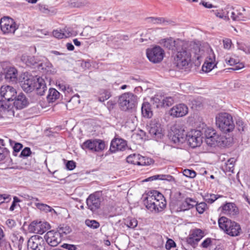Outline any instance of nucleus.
Here are the masks:
<instances>
[{
	"label": "nucleus",
	"instance_id": "nucleus-46",
	"mask_svg": "<svg viewBox=\"0 0 250 250\" xmlns=\"http://www.w3.org/2000/svg\"><path fill=\"white\" fill-rule=\"evenodd\" d=\"M217 137V133L215 134L212 137L209 138H206L205 141L208 146L213 147L216 146V139Z\"/></svg>",
	"mask_w": 250,
	"mask_h": 250
},
{
	"label": "nucleus",
	"instance_id": "nucleus-18",
	"mask_svg": "<svg viewBox=\"0 0 250 250\" xmlns=\"http://www.w3.org/2000/svg\"><path fill=\"white\" fill-rule=\"evenodd\" d=\"M184 42L180 40H174L172 38L166 39L162 40L161 44L169 50H175L179 49L183 46Z\"/></svg>",
	"mask_w": 250,
	"mask_h": 250
},
{
	"label": "nucleus",
	"instance_id": "nucleus-63",
	"mask_svg": "<svg viewBox=\"0 0 250 250\" xmlns=\"http://www.w3.org/2000/svg\"><path fill=\"white\" fill-rule=\"evenodd\" d=\"M224 48L226 49H229L231 47L232 42L231 40L229 39L226 38L223 40Z\"/></svg>",
	"mask_w": 250,
	"mask_h": 250
},
{
	"label": "nucleus",
	"instance_id": "nucleus-2",
	"mask_svg": "<svg viewBox=\"0 0 250 250\" xmlns=\"http://www.w3.org/2000/svg\"><path fill=\"white\" fill-rule=\"evenodd\" d=\"M187 45L184 43L183 46L177 49V53L174 58V63L177 68L180 69L186 68L191 61V57H193L197 60H199L201 57V51L199 47L195 44L193 47L188 49Z\"/></svg>",
	"mask_w": 250,
	"mask_h": 250
},
{
	"label": "nucleus",
	"instance_id": "nucleus-9",
	"mask_svg": "<svg viewBox=\"0 0 250 250\" xmlns=\"http://www.w3.org/2000/svg\"><path fill=\"white\" fill-rule=\"evenodd\" d=\"M102 198L100 192H95L90 194L86 202L88 209L92 212H96L101 207Z\"/></svg>",
	"mask_w": 250,
	"mask_h": 250
},
{
	"label": "nucleus",
	"instance_id": "nucleus-20",
	"mask_svg": "<svg viewBox=\"0 0 250 250\" xmlns=\"http://www.w3.org/2000/svg\"><path fill=\"white\" fill-rule=\"evenodd\" d=\"M126 147L127 144L125 140L122 139L116 138L111 141L110 149L111 152H115L117 151H124Z\"/></svg>",
	"mask_w": 250,
	"mask_h": 250
},
{
	"label": "nucleus",
	"instance_id": "nucleus-6",
	"mask_svg": "<svg viewBox=\"0 0 250 250\" xmlns=\"http://www.w3.org/2000/svg\"><path fill=\"white\" fill-rule=\"evenodd\" d=\"M118 103L122 110H128L135 107L137 103V96L132 93H125L119 97Z\"/></svg>",
	"mask_w": 250,
	"mask_h": 250
},
{
	"label": "nucleus",
	"instance_id": "nucleus-36",
	"mask_svg": "<svg viewBox=\"0 0 250 250\" xmlns=\"http://www.w3.org/2000/svg\"><path fill=\"white\" fill-rule=\"evenodd\" d=\"M111 97L109 91L106 90H101L100 92L99 101L101 102L107 100Z\"/></svg>",
	"mask_w": 250,
	"mask_h": 250
},
{
	"label": "nucleus",
	"instance_id": "nucleus-1",
	"mask_svg": "<svg viewBox=\"0 0 250 250\" xmlns=\"http://www.w3.org/2000/svg\"><path fill=\"white\" fill-rule=\"evenodd\" d=\"M21 87L26 93L35 90L36 93L41 96L44 95L47 90L44 79L38 76H32L28 73H23L20 78Z\"/></svg>",
	"mask_w": 250,
	"mask_h": 250
},
{
	"label": "nucleus",
	"instance_id": "nucleus-11",
	"mask_svg": "<svg viewBox=\"0 0 250 250\" xmlns=\"http://www.w3.org/2000/svg\"><path fill=\"white\" fill-rule=\"evenodd\" d=\"M45 243L42 237L39 235L31 237L27 243L28 250H45Z\"/></svg>",
	"mask_w": 250,
	"mask_h": 250
},
{
	"label": "nucleus",
	"instance_id": "nucleus-14",
	"mask_svg": "<svg viewBox=\"0 0 250 250\" xmlns=\"http://www.w3.org/2000/svg\"><path fill=\"white\" fill-rule=\"evenodd\" d=\"M44 239L46 243L52 247L57 246L62 240L60 232L54 230L48 231L44 235Z\"/></svg>",
	"mask_w": 250,
	"mask_h": 250
},
{
	"label": "nucleus",
	"instance_id": "nucleus-7",
	"mask_svg": "<svg viewBox=\"0 0 250 250\" xmlns=\"http://www.w3.org/2000/svg\"><path fill=\"white\" fill-rule=\"evenodd\" d=\"M0 28L4 34H14L18 27L14 20L4 17L0 20Z\"/></svg>",
	"mask_w": 250,
	"mask_h": 250
},
{
	"label": "nucleus",
	"instance_id": "nucleus-62",
	"mask_svg": "<svg viewBox=\"0 0 250 250\" xmlns=\"http://www.w3.org/2000/svg\"><path fill=\"white\" fill-rule=\"evenodd\" d=\"M212 239L210 238H207L203 241L202 243L201 246L204 248H207L211 245Z\"/></svg>",
	"mask_w": 250,
	"mask_h": 250
},
{
	"label": "nucleus",
	"instance_id": "nucleus-26",
	"mask_svg": "<svg viewBox=\"0 0 250 250\" xmlns=\"http://www.w3.org/2000/svg\"><path fill=\"white\" fill-rule=\"evenodd\" d=\"M14 100V105L17 109H22L25 107L28 103L25 96L22 93L20 94Z\"/></svg>",
	"mask_w": 250,
	"mask_h": 250
},
{
	"label": "nucleus",
	"instance_id": "nucleus-33",
	"mask_svg": "<svg viewBox=\"0 0 250 250\" xmlns=\"http://www.w3.org/2000/svg\"><path fill=\"white\" fill-rule=\"evenodd\" d=\"M221 197H222V196L217 194H207L204 196V200L208 204H212Z\"/></svg>",
	"mask_w": 250,
	"mask_h": 250
},
{
	"label": "nucleus",
	"instance_id": "nucleus-42",
	"mask_svg": "<svg viewBox=\"0 0 250 250\" xmlns=\"http://www.w3.org/2000/svg\"><path fill=\"white\" fill-rule=\"evenodd\" d=\"M147 19L149 22H151L154 24L163 23L165 24L168 22V21L163 18L149 17Z\"/></svg>",
	"mask_w": 250,
	"mask_h": 250
},
{
	"label": "nucleus",
	"instance_id": "nucleus-12",
	"mask_svg": "<svg viewBox=\"0 0 250 250\" xmlns=\"http://www.w3.org/2000/svg\"><path fill=\"white\" fill-rule=\"evenodd\" d=\"M148 131L151 136L157 141L164 136V132L161 125L155 120L152 121L149 123Z\"/></svg>",
	"mask_w": 250,
	"mask_h": 250
},
{
	"label": "nucleus",
	"instance_id": "nucleus-41",
	"mask_svg": "<svg viewBox=\"0 0 250 250\" xmlns=\"http://www.w3.org/2000/svg\"><path fill=\"white\" fill-rule=\"evenodd\" d=\"M57 231L60 232V234L63 237V235H66L69 234L71 231V229L68 226L63 225L62 226L60 227Z\"/></svg>",
	"mask_w": 250,
	"mask_h": 250
},
{
	"label": "nucleus",
	"instance_id": "nucleus-49",
	"mask_svg": "<svg viewBox=\"0 0 250 250\" xmlns=\"http://www.w3.org/2000/svg\"><path fill=\"white\" fill-rule=\"evenodd\" d=\"M236 126L238 131L241 133H245L247 130V127L242 120H238L236 122Z\"/></svg>",
	"mask_w": 250,
	"mask_h": 250
},
{
	"label": "nucleus",
	"instance_id": "nucleus-48",
	"mask_svg": "<svg viewBox=\"0 0 250 250\" xmlns=\"http://www.w3.org/2000/svg\"><path fill=\"white\" fill-rule=\"evenodd\" d=\"M9 151L7 148L0 146V161L8 157L9 155Z\"/></svg>",
	"mask_w": 250,
	"mask_h": 250
},
{
	"label": "nucleus",
	"instance_id": "nucleus-56",
	"mask_svg": "<svg viewBox=\"0 0 250 250\" xmlns=\"http://www.w3.org/2000/svg\"><path fill=\"white\" fill-rule=\"evenodd\" d=\"M205 62L211 63L215 62V56L212 50L208 52V55L206 57Z\"/></svg>",
	"mask_w": 250,
	"mask_h": 250
},
{
	"label": "nucleus",
	"instance_id": "nucleus-39",
	"mask_svg": "<svg viewBox=\"0 0 250 250\" xmlns=\"http://www.w3.org/2000/svg\"><path fill=\"white\" fill-rule=\"evenodd\" d=\"M7 141L10 143L11 145H12L13 144H14V145L13 146V154L14 156H17V153L22 148V145L21 143H15V142H12L10 139H7Z\"/></svg>",
	"mask_w": 250,
	"mask_h": 250
},
{
	"label": "nucleus",
	"instance_id": "nucleus-24",
	"mask_svg": "<svg viewBox=\"0 0 250 250\" xmlns=\"http://www.w3.org/2000/svg\"><path fill=\"white\" fill-rule=\"evenodd\" d=\"M230 10H231V8L227 6L224 9H212L209 12L210 14H213L217 18L223 19L225 21H229V13Z\"/></svg>",
	"mask_w": 250,
	"mask_h": 250
},
{
	"label": "nucleus",
	"instance_id": "nucleus-17",
	"mask_svg": "<svg viewBox=\"0 0 250 250\" xmlns=\"http://www.w3.org/2000/svg\"><path fill=\"white\" fill-rule=\"evenodd\" d=\"M49 224L46 222L33 221L30 225L29 229L34 233L42 234L49 229Z\"/></svg>",
	"mask_w": 250,
	"mask_h": 250
},
{
	"label": "nucleus",
	"instance_id": "nucleus-4",
	"mask_svg": "<svg viewBox=\"0 0 250 250\" xmlns=\"http://www.w3.org/2000/svg\"><path fill=\"white\" fill-rule=\"evenodd\" d=\"M219 228L226 233L231 236H238L241 229L240 225L226 217H221L218 219Z\"/></svg>",
	"mask_w": 250,
	"mask_h": 250
},
{
	"label": "nucleus",
	"instance_id": "nucleus-31",
	"mask_svg": "<svg viewBox=\"0 0 250 250\" xmlns=\"http://www.w3.org/2000/svg\"><path fill=\"white\" fill-rule=\"evenodd\" d=\"M105 144L103 140L95 139L93 152H102L104 149Z\"/></svg>",
	"mask_w": 250,
	"mask_h": 250
},
{
	"label": "nucleus",
	"instance_id": "nucleus-40",
	"mask_svg": "<svg viewBox=\"0 0 250 250\" xmlns=\"http://www.w3.org/2000/svg\"><path fill=\"white\" fill-rule=\"evenodd\" d=\"M85 224L92 229H96L100 227L99 223L95 220L86 219L85 221Z\"/></svg>",
	"mask_w": 250,
	"mask_h": 250
},
{
	"label": "nucleus",
	"instance_id": "nucleus-29",
	"mask_svg": "<svg viewBox=\"0 0 250 250\" xmlns=\"http://www.w3.org/2000/svg\"><path fill=\"white\" fill-rule=\"evenodd\" d=\"M60 97V93L55 88H50L47 96V100L49 103H53Z\"/></svg>",
	"mask_w": 250,
	"mask_h": 250
},
{
	"label": "nucleus",
	"instance_id": "nucleus-28",
	"mask_svg": "<svg viewBox=\"0 0 250 250\" xmlns=\"http://www.w3.org/2000/svg\"><path fill=\"white\" fill-rule=\"evenodd\" d=\"M143 116L146 118H150L153 115L151 105L148 102H144L141 107Z\"/></svg>",
	"mask_w": 250,
	"mask_h": 250
},
{
	"label": "nucleus",
	"instance_id": "nucleus-55",
	"mask_svg": "<svg viewBox=\"0 0 250 250\" xmlns=\"http://www.w3.org/2000/svg\"><path fill=\"white\" fill-rule=\"evenodd\" d=\"M162 106H169L173 103V99L170 97H163Z\"/></svg>",
	"mask_w": 250,
	"mask_h": 250
},
{
	"label": "nucleus",
	"instance_id": "nucleus-23",
	"mask_svg": "<svg viewBox=\"0 0 250 250\" xmlns=\"http://www.w3.org/2000/svg\"><path fill=\"white\" fill-rule=\"evenodd\" d=\"M5 79L7 82L16 83L18 80V70L14 67H7L4 70Z\"/></svg>",
	"mask_w": 250,
	"mask_h": 250
},
{
	"label": "nucleus",
	"instance_id": "nucleus-53",
	"mask_svg": "<svg viewBox=\"0 0 250 250\" xmlns=\"http://www.w3.org/2000/svg\"><path fill=\"white\" fill-rule=\"evenodd\" d=\"M183 174L184 176L190 178H193L196 175V173L195 171L188 169H184L183 171Z\"/></svg>",
	"mask_w": 250,
	"mask_h": 250
},
{
	"label": "nucleus",
	"instance_id": "nucleus-51",
	"mask_svg": "<svg viewBox=\"0 0 250 250\" xmlns=\"http://www.w3.org/2000/svg\"><path fill=\"white\" fill-rule=\"evenodd\" d=\"M53 35L54 37L58 39H62V38H68V34L64 35L63 33V31L62 30H55L53 31Z\"/></svg>",
	"mask_w": 250,
	"mask_h": 250
},
{
	"label": "nucleus",
	"instance_id": "nucleus-19",
	"mask_svg": "<svg viewBox=\"0 0 250 250\" xmlns=\"http://www.w3.org/2000/svg\"><path fill=\"white\" fill-rule=\"evenodd\" d=\"M188 113V107L184 104L174 105L170 110V115L175 117L185 116Z\"/></svg>",
	"mask_w": 250,
	"mask_h": 250
},
{
	"label": "nucleus",
	"instance_id": "nucleus-38",
	"mask_svg": "<svg viewBox=\"0 0 250 250\" xmlns=\"http://www.w3.org/2000/svg\"><path fill=\"white\" fill-rule=\"evenodd\" d=\"M140 156L139 154H131L126 158V161L128 163L137 165Z\"/></svg>",
	"mask_w": 250,
	"mask_h": 250
},
{
	"label": "nucleus",
	"instance_id": "nucleus-44",
	"mask_svg": "<svg viewBox=\"0 0 250 250\" xmlns=\"http://www.w3.org/2000/svg\"><path fill=\"white\" fill-rule=\"evenodd\" d=\"M163 97L160 95H155L151 98V101L153 104H155L157 107L162 106Z\"/></svg>",
	"mask_w": 250,
	"mask_h": 250
},
{
	"label": "nucleus",
	"instance_id": "nucleus-64",
	"mask_svg": "<svg viewBox=\"0 0 250 250\" xmlns=\"http://www.w3.org/2000/svg\"><path fill=\"white\" fill-rule=\"evenodd\" d=\"M58 86L60 87V88L63 91L69 92L72 91V88L68 85L64 84L63 83H59Z\"/></svg>",
	"mask_w": 250,
	"mask_h": 250
},
{
	"label": "nucleus",
	"instance_id": "nucleus-59",
	"mask_svg": "<svg viewBox=\"0 0 250 250\" xmlns=\"http://www.w3.org/2000/svg\"><path fill=\"white\" fill-rule=\"evenodd\" d=\"M9 245V243L5 237L0 239V248L1 250L6 249L7 247Z\"/></svg>",
	"mask_w": 250,
	"mask_h": 250
},
{
	"label": "nucleus",
	"instance_id": "nucleus-16",
	"mask_svg": "<svg viewBox=\"0 0 250 250\" xmlns=\"http://www.w3.org/2000/svg\"><path fill=\"white\" fill-rule=\"evenodd\" d=\"M204 235V232L201 229H193L190 231L187 241L188 244L191 246H195L197 244V243L202 239Z\"/></svg>",
	"mask_w": 250,
	"mask_h": 250
},
{
	"label": "nucleus",
	"instance_id": "nucleus-54",
	"mask_svg": "<svg viewBox=\"0 0 250 250\" xmlns=\"http://www.w3.org/2000/svg\"><path fill=\"white\" fill-rule=\"evenodd\" d=\"M204 133L206 138H209L217 133L215 130L210 127L207 128Z\"/></svg>",
	"mask_w": 250,
	"mask_h": 250
},
{
	"label": "nucleus",
	"instance_id": "nucleus-47",
	"mask_svg": "<svg viewBox=\"0 0 250 250\" xmlns=\"http://www.w3.org/2000/svg\"><path fill=\"white\" fill-rule=\"evenodd\" d=\"M151 159L148 158L144 157L140 155L139 160L138 162V166H146L150 164Z\"/></svg>",
	"mask_w": 250,
	"mask_h": 250
},
{
	"label": "nucleus",
	"instance_id": "nucleus-43",
	"mask_svg": "<svg viewBox=\"0 0 250 250\" xmlns=\"http://www.w3.org/2000/svg\"><path fill=\"white\" fill-rule=\"evenodd\" d=\"M216 65V63H211L205 62L202 66V70L205 72H208L212 70Z\"/></svg>",
	"mask_w": 250,
	"mask_h": 250
},
{
	"label": "nucleus",
	"instance_id": "nucleus-52",
	"mask_svg": "<svg viewBox=\"0 0 250 250\" xmlns=\"http://www.w3.org/2000/svg\"><path fill=\"white\" fill-rule=\"evenodd\" d=\"M51 65V63L47 61L44 62H40L39 61L37 67L39 69L47 70V68H50Z\"/></svg>",
	"mask_w": 250,
	"mask_h": 250
},
{
	"label": "nucleus",
	"instance_id": "nucleus-10",
	"mask_svg": "<svg viewBox=\"0 0 250 250\" xmlns=\"http://www.w3.org/2000/svg\"><path fill=\"white\" fill-rule=\"evenodd\" d=\"M146 56L150 62L158 63L163 59L164 51L160 46H155L146 50Z\"/></svg>",
	"mask_w": 250,
	"mask_h": 250
},
{
	"label": "nucleus",
	"instance_id": "nucleus-3",
	"mask_svg": "<svg viewBox=\"0 0 250 250\" xmlns=\"http://www.w3.org/2000/svg\"><path fill=\"white\" fill-rule=\"evenodd\" d=\"M146 208L151 211H161L166 206L167 202L163 195L153 190L148 195L145 203Z\"/></svg>",
	"mask_w": 250,
	"mask_h": 250
},
{
	"label": "nucleus",
	"instance_id": "nucleus-57",
	"mask_svg": "<svg viewBox=\"0 0 250 250\" xmlns=\"http://www.w3.org/2000/svg\"><path fill=\"white\" fill-rule=\"evenodd\" d=\"M175 242L171 239H168L165 245V248L167 250H170L171 248L176 247Z\"/></svg>",
	"mask_w": 250,
	"mask_h": 250
},
{
	"label": "nucleus",
	"instance_id": "nucleus-21",
	"mask_svg": "<svg viewBox=\"0 0 250 250\" xmlns=\"http://www.w3.org/2000/svg\"><path fill=\"white\" fill-rule=\"evenodd\" d=\"M197 205V201L191 198H187L184 201L179 203L176 208L177 211H184L193 208Z\"/></svg>",
	"mask_w": 250,
	"mask_h": 250
},
{
	"label": "nucleus",
	"instance_id": "nucleus-58",
	"mask_svg": "<svg viewBox=\"0 0 250 250\" xmlns=\"http://www.w3.org/2000/svg\"><path fill=\"white\" fill-rule=\"evenodd\" d=\"M91 27H86L83 29V31L81 33V35L82 36L86 38H89L91 36V34H89V33L91 32Z\"/></svg>",
	"mask_w": 250,
	"mask_h": 250
},
{
	"label": "nucleus",
	"instance_id": "nucleus-35",
	"mask_svg": "<svg viewBox=\"0 0 250 250\" xmlns=\"http://www.w3.org/2000/svg\"><path fill=\"white\" fill-rule=\"evenodd\" d=\"M216 142V146L220 147H225L228 144L227 138L224 136L220 135L218 134H217Z\"/></svg>",
	"mask_w": 250,
	"mask_h": 250
},
{
	"label": "nucleus",
	"instance_id": "nucleus-5",
	"mask_svg": "<svg viewBox=\"0 0 250 250\" xmlns=\"http://www.w3.org/2000/svg\"><path fill=\"white\" fill-rule=\"evenodd\" d=\"M216 124L224 133L233 130L235 125L232 116L227 113H220L216 116Z\"/></svg>",
	"mask_w": 250,
	"mask_h": 250
},
{
	"label": "nucleus",
	"instance_id": "nucleus-45",
	"mask_svg": "<svg viewBox=\"0 0 250 250\" xmlns=\"http://www.w3.org/2000/svg\"><path fill=\"white\" fill-rule=\"evenodd\" d=\"M37 207L41 210L45 211L46 212H52L53 211L54 212H56L55 210L49 206L42 204V203H37L36 204Z\"/></svg>",
	"mask_w": 250,
	"mask_h": 250
},
{
	"label": "nucleus",
	"instance_id": "nucleus-32",
	"mask_svg": "<svg viewBox=\"0 0 250 250\" xmlns=\"http://www.w3.org/2000/svg\"><path fill=\"white\" fill-rule=\"evenodd\" d=\"M95 139H89L84 142L82 145L83 149H88L93 152Z\"/></svg>",
	"mask_w": 250,
	"mask_h": 250
},
{
	"label": "nucleus",
	"instance_id": "nucleus-34",
	"mask_svg": "<svg viewBox=\"0 0 250 250\" xmlns=\"http://www.w3.org/2000/svg\"><path fill=\"white\" fill-rule=\"evenodd\" d=\"M245 9L243 7H239L236 9V20L237 21H245L246 16L245 13Z\"/></svg>",
	"mask_w": 250,
	"mask_h": 250
},
{
	"label": "nucleus",
	"instance_id": "nucleus-37",
	"mask_svg": "<svg viewBox=\"0 0 250 250\" xmlns=\"http://www.w3.org/2000/svg\"><path fill=\"white\" fill-rule=\"evenodd\" d=\"M125 224L128 228L134 229L138 225V221L135 218L128 217L125 220Z\"/></svg>",
	"mask_w": 250,
	"mask_h": 250
},
{
	"label": "nucleus",
	"instance_id": "nucleus-8",
	"mask_svg": "<svg viewBox=\"0 0 250 250\" xmlns=\"http://www.w3.org/2000/svg\"><path fill=\"white\" fill-rule=\"evenodd\" d=\"M202 132L199 130L192 129L187 133L186 141L191 147L199 146L202 143Z\"/></svg>",
	"mask_w": 250,
	"mask_h": 250
},
{
	"label": "nucleus",
	"instance_id": "nucleus-22",
	"mask_svg": "<svg viewBox=\"0 0 250 250\" xmlns=\"http://www.w3.org/2000/svg\"><path fill=\"white\" fill-rule=\"evenodd\" d=\"M220 208L223 213L230 216H235L238 213V208L233 203H227L222 206Z\"/></svg>",
	"mask_w": 250,
	"mask_h": 250
},
{
	"label": "nucleus",
	"instance_id": "nucleus-61",
	"mask_svg": "<svg viewBox=\"0 0 250 250\" xmlns=\"http://www.w3.org/2000/svg\"><path fill=\"white\" fill-rule=\"evenodd\" d=\"M11 200L10 196L7 194H0V205L6 202L8 203Z\"/></svg>",
	"mask_w": 250,
	"mask_h": 250
},
{
	"label": "nucleus",
	"instance_id": "nucleus-30",
	"mask_svg": "<svg viewBox=\"0 0 250 250\" xmlns=\"http://www.w3.org/2000/svg\"><path fill=\"white\" fill-rule=\"evenodd\" d=\"M173 179L172 176L170 175L158 174L151 176L145 180V181H150L155 180H167L171 181Z\"/></svg>",
	"mask_w": 250,
	"mask_h": 250
},
{
	"label": "nucleus",
	"instance_id": "nucleus-13",
	"mask_svg": "<svg viewBox=\"0 0 250 250\" xmlns=\"http://www.w3.org/2000/svg\"><path fill=\"white\" fill-rule=\"evenodd\" d=\"M171 130L169 137L174 143L180 145L186 141L187 133L184 129L174 127Z\"/></svg>",
	"mask_w": 250,
	"mask_h": 250
},
{
	"label": "nucleus",
	"instance_id": "nucleus-50",
	"mask_svg": "<svg viewBox=\"0 0 250 250\" xmlns=\"http://www.w3.org/2000/svg\"><path fill=\"white\" fill-rule=\"evenodd\" d=\"M196 210L200 214H202L208 208L207 205L205 202H201L199 204L197 203V205H195Z\"/></svg>",
	"mask_w": 250,
	"mask_h": 250
},
{
	"label": "nucleus",
	"instance_id": "nucleus-60",
	"mask_svg": "<svg viewBox=\"0 0 250 250\" xmlns=\"http://www.w3.org/2000/svg\"><path fill=\"white\" fill-rule=\"evenodd\" d=\"M31 153V151L30 148L29 147H26L21 151L20 154V156L21 157H26L30 156Z\"/></svg>",
	"mask_w": 250,
	"mask_h": 250
},
{
	"label": "nucleus",
	"instance_id": "nucleus-27",
	"mask_svg": "<svg viewBox=\"0 0 250 250\" xmlns=\"http://www.w3.org/2000/svg\"><path fill=\"white\" fill-rule=\"evenodd\" d=\"M21 61L27 66H29L36 65L37 67L39 62V61H37V59L35 57L28 56L25 54L22 55Z\"/></svg>",
	"mask_w": 250,
	"mask_h": 250
},
{
	"label": "nucleus",
	"instance_id": "nucleus-15",
	"mask_svg": "<svg viewBox=\"0 0 250 250\" xmlns=\"http://www.w3.org/2000/svg\"><path fill=\"white\" fill-rule=\"evenodd\" d=\"M16 89L9 85H3L0 88V94L1 100L7 101H13L16 97Z\"/></svg>",
	"mask_w": 250,
	"mask_h": 250
},
{
	"label": "nucleus",
	"instance_id": "nucleus-25",
	"mask_svg": "<svg viewBox=\"0 0 250 250\" xmlns=\"http://www.w3.org/2000/svg\"><path fill=\"white\" fill-rule=\"evenodd\" d=\"M225 62L227 64L233 67L229 68L232 70H238L244 67V65L242 62H239V60L237 58H234L231 56H226L225 57Z\"/></svg>",
	"mask_w": 250,
	"mask_h": 250
}]
</instances>
